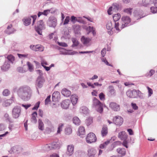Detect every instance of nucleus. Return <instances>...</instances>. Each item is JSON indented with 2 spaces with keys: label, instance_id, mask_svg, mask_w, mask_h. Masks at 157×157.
<instances>
[{
  "label": "nucleus",
  "instance_id": "obj_1",
  "mask_svg": "<svg viewBox=\"0 0 157 157\" xmlns=\"http://www.w3.org/2000/svg\"><path fill=\"white\" fill-rule=\"evenodd\" d=\"M18 95L24 100H28L30 96L31 90L27 86L20 87L17 91Z\"/></svg>",
  "mask_w": 157,
  "mask_h": 157
},
{
  "label": "nucleus",
  "instance_id": "obj_2",
  "mask_svg": "<svg viewBox=\"0 0 157 157\" xmlns=\"http://www.w3.org/2000/svg\"><path fill=\"white\" fill-rule=\"evenodd\" d=\"M36 18L37 16L36 15H33L29 17L24 18L23 20L24 25L26 26L29 25L31 23V20L32 19V25H34Z\"/></svg>",
  "mask_w": 157,
  "mask_h": 157
},
{
  "label": "nucleus",
  "instance_id": "obj_3",
  "mask_svg": "<svg viewBox=\"0 0 157 157\" xmlns=\"http://www.w3.org/2000/svg\"><path fill=\"white\" fill-rule=\"evenodd\" d=\"M45 25L43 20H40L37 21V25L35 26V30L39 34L41 35L42 30L45 29Z\"/></svg>",
  "mask_w": 157,
  "mask_h": 157
},
{
  "label": "nucleus",
  "instance_id": "obj_4",
  "mask_svg": "<svg viewBox=\"0 0 157 157\" xmlns=\"http://www.w3.org/2000/svg\"><path fill=\"white\" fill-rule=\"evenodd\" d=\"M86 140L87 143L91 144L95 142L97 140V138L94 134L90 132L87 135Z\"/></svg>",
  "mask_w": 157,
  "mask_h": 157
},
{
  "label": "nucleus",
  "instance_id": "obj_5",
  "mask_svg": "<svg viewBox=\"0 0 157 157\" xmlns=\"http://www.w3.org/2000/svg\"><path fill=\"white\" fill-rule=\"evenodd\" d=\"M47 24L48 26L50 27H55L57 24L56 18L53 16H50L48 18Z\"/></svg>",
  "mask_w": 157,
  "mask_h": 157
},
{
  "label": "nucleus",
  "instance_id": "obj_6",
  "mask_svg": "<svg viewBox=\"0 0 157 157\" xmlns=\"http://www.w3.org/2000/svg\"><path fill=\"white\" fill-rule=\"evenodd\" d=\"M121 20L123 22L121 27V29L127 26L128 24L130 23L131 21V19L130 18L127 16H123L121 17Z\"/></svg>",
  "mask_w": 157,
  "mask_h": 157
},
{
  "label": "nucleus",
  "instance_id": "obj_7",
  "mask_svg": "<svg viewBox=\"0 0 157 157\" xmlns=\"http://www.w3.org/2000/svg\"><path fill=\"white\" fill-rule=\"evenodd\" d=\"M119 9V5L117 3H113L112 6L110 7L107 11L108 14L110 15L112 13L111 12H117Z\"/></svg>",
  "mask_w": 157,
  "mask_h": 157
},
{
  "label": "nucleus",
  "instance_id": "obj_8",
  "mask_svg": "<svg viewBox=\"0 0 157 157\" xmlns=\"http://www.w3.org/2000/svg\"><path fill=\"white\" fill-rule=\"evenodd\" d=\"M137 90L133 89L132 90H128L126 93L127 96L130 98H137L136 96Z\"/></svg>",
  "mask_w": 157,
  "mask_h": 157
},
{
  "label": "nucleus",
  "instance_id": "obj_9",
  "mask_svg": "<svg viewBox=\"0 0 157 157\" xmlns=\"http://www.w3.org/2000/svg\"><path fill=\"white\" fill-rule=\"evenodd\" d=\"M113 123L116 125H121L123 122V119L119 116H116L113 118Z\"/></svg>",
  "mask_w": 157,
  "mask_h": 157
},
{
  "label": "nucleus",
  "instance_id": "obj_10",
  "mask_svg": "<svg viewBox=\"0 0 157 157\" xmlns=\"http://www.w3.org/2000/svg\"><path fill=\"white\" fill-rule=\"evenodd\" d=\"M109 107L115 111H118L120 110V105L115 102H112L109 104Z\"/></svg>",
  "mask_w": 157,
  "mask_h": 157
},
{
  "label": "nucleus",
  "instance_id": "obj_11",
  "mask_svg": "<svg viewBox=\"0 0 157 157\" xmlns=\"http://www.w3.org/2000/svg\"><path fill=\"white\" fill-rule=\"evenodd\" d=\"M52 99L53 101H58L60 99V93L58 91L54 92L52 95Z\"/></svg>",
  "mask_w": 157,
  "mask_h": 157
},
{
  "label": "nucleus",
  "instance_id": "obj_12",
  "mask_svg": "<svg viewBox=\"0 0 157 157\" xmlns=\"http://www.w3.org/2000/svg\"><path fill=\"white\" fill-rule=\"evenodd\" d=\"M108 133V128L106 125H103L101 131V135L102 137H105Z\"/></svg>",
  "mask_w": 157,
  "mask_h": 157
},
{
  "label": "nucleus",
  "instance_id": "obj_13",
  "mask_svg": "<svg viewBox=\"0 0 157 157\" xmlns=\"http://www.w3.org/2000/svg\"><path fill=\"white\" fill-rule=\"evenodd\" d=\"M20 111L21 110L19 108H14L12 112L13 117L15 118H18L19 116Z\"/></svg>",
  "mask_w": 157,
  "mask_h": 157
},
{
  "label": "nucleus",
  "instance_id": "obj_14",
  "mask_svg": "<svg viewBox=\"0 0 157 157\" xmlns=\"http://www.w3.org/2000/svg\"><path fill=\"white\" fill-rule=\"evenodd\" d=\"M15 31V30L12 28V25L10 24L8 26L7 29L4 31V32L6 34H10L13 33Z\"/></svg>",
  "mask_w": 157,
  "mask_h": 157
},
{
  "label": "nucleus",
  "instance_id": "obj_15",
  "mask_svg": "<svg viewBox=\"0 0 157 157\" xmlns=\"http://www.w3.org/2000/svg\"><path fill=\"white\" fill-rule=\"evenodd\" d=\"M97 151L94 149L93 148L89 149L88 150V157H94Z\"/></svg>",
  "mask_w": 157,
  "mask_h": 157
},
{
  "label": "nucleus",
  "instance_id": "obj_16",
  "mask_svg": "<svg viewBox=\"0 0 157 157\" xmlns=\"http://www.w3.org/2000/svg\"><path fill=\"white\" fill-rule=\"evenodd\" d=\"M70 102L69 99L65 100L63 101L61 104V106L64 109H67L70 104Z\"/></svg>",
  "mask_w": 157,
  "mask_h": 157
},
{
  "label": "nucleus",
  "instance_id": "obj_17",
  "mask_svg": "<svg viewBox=\"0 0 157 157\" xmlns=\"http://www.w3.org/2000/svg\"><path fill=\"white\" fill-rule=\"evenodd\" d=\"M118 137L121 140H127L128 135L125 132L122 131L119 133Z\"/></svg>",
  "mask_w": 157,
  "mask_h": 157
},
{
  "label": "nucleus",
  "instance_id": "obj_18",
  "mask_svg": "<svg viewBox=\"0 0 157 157\" xmlns=\"http://www.w3.org/2000/svg\"><path fill=\"white\" fill-rule=\"evenodd\" d=\"M60 53L63 55H73L72 50H60Z\"/></svg>",
  "mask_w": 157,
  "mask_h": 157
},
{
  "label": "nucleus",
  "instance_id": "obj_19",
  "mask_svg": "<svg viewBox=\"0 0 157 157\" xmlns=\"http://www.w3.org/2000/svg\"><path fill=\"white\" fill-rule=\"evenodd\" d=\"M117 151L120 156H123L125 155L126 150L124 148H119L117 149Z\"/></svg>",
  "mask_w": 157,
  "mask_h": 157
},
{
  "label": "nucleus",
  "instance_id": "obj_20",
  "mask_svg": "<svg viewBox=\"0 0 157 157\" xmlns=\"http://www.w3.org/2000/svg\"><path fill=\"white\" fill-rule=\"evenodd\" d=\"M109 94L111 96H115L116 95V91L112 86H109Z\"/></svg>",
  "mask_w": 157,
  "mask_h": 157
},
{
  "label": "nucleus",
  "instance_id": "obj_21",
  "mask_svg": "<svg viewBox=\"0 0 157 157\" xmlns=\"http://www.w3.org/2000/svg\"><path fill=\"white\" fill-rule=\"evenodd\" d=\"M106 107V106L104 103H101L99 101V113L102 114L103 109L105 108Z\"/></svg>",
  "mask_w": 157,
  "mask_h": 157
},
{
  "label": "nucleus",
  "instance_id": "obj_22",
  "mask_svg": "<svg viewBox=\"0 0 157 157\" xmlns=\"http://www.w3.org/2000/svg\"><path fill=\"white\" fill-rule=\"evenodd\" d=\"M67 154L69 155H71L73 153L74 146L72 145H68L67 147Z\"/></svg>",
  "mask_w": 157,
  "mask_h": 157
},
{
  "label": "nucleus",
  "instance_id": "obj_23",
  "mask_svg": "<svg viewBox=\"0 0 157 157\" xmlns=\"http://www.w3.org/2000/svg\"><path fill=\"white\" fill-rule=\"evenodd\" d=\"M78 97L75 95H72L71 97V101L73 105H75L77 103Z\"/></svg>",
  "mask_w": 157,
  "mask_h": 157
},
{
  "label": "nucleus",
  "instance_id": "obj_24",
  "mask_svg": "<svg viewBox=\"0 0 157 157\" xmlns=\"http://www.w3.org/2000/svg\"><path fill=\"white\" fill-rule=\"evenodd\" d=\"M62 94L64 96L69 97L71 94V92L66 88L63 89L61 92Z\"/></svg>",
  "mask_w": 157,
  "mask_h": 157
},
{
  "label": "nucleus",
  "instance_id": "obj_25",
  "mask_svg": "<svg viewBox=\"0 0 157 157\" xmlns=\"http://www.w3.org/2000/svg\"><path fill=\"white\" fill-rule=\"evenodd\" d=\"M11 150L13 153H19L22 150L21 148L19 146H15L11 148Z\"/></svg>",
  "mask_w": 157,
  "mask_h": 157
},
{
  "label": "nucleus",
  "instance_id": "obj_26",
  "mask_svg": "<svg viewBox=\"0 0 157 157\" xmlns=\"http://www.w3.org/2000/svg\"><path fill=\"white\" fill-rule=\"evenodd\" d=\"M81 19V18L80 17H79L78 18V19L74 16H72L71 17V21L74 24L75 23L76 21L82 23L83 21L82 20H80Z\"/></svg>",
  "mask_w": 157,
  "mask_h": 157
},
{
  "label": "nucleus",
  "instance_id": "obj_27",
  "mask_svg": "<svg viewBox=\"0 0 157 157\" xmlns=\"http://www.w3.org/2000/svg\"><path fill=\"white\" fill-rule=\"evenodd\" d=\"M10 67V64L8 61H5L4 64L2 66L1 69L3 71H7Z\"/></svg>",
  "mask_w": 157,
  "mask_h": 157
},
{
  "label": "nucleus",
  "instance_id": "obj_28",
  "mask_svg": "<svg viewBox=\"0 0 157 157\" xmlns=\"http://www.w3.org/2000/svg\"><path fill=\"white\" fill-rule=\"evenodd\" d=\"M14 101V98H12V99H8L5 101L3 103V105L4 106L6 107L10 105V104H12L13 101Z\"/></svg>",
  "mask_w": 157,
  "mask_h": 157
},
{
  "label": "nucleus",
  "instance_id": "obj_29",
  "mask_svg": "<svg viewBox=\"0 0 157 157\" xmlns=\"http://www.w3.org/2000/svg\"><path fill=\"white\" fill-rule=\"evenodd\" d=\"M85 131L84 128L82 126H80L78 129V134L79 136L84 135L85 134Z\"/></svg>",
  "mask_w": 157,
  "mask_h": 157
},
{
  "label": "nucleus",
  "instance_id": "obj_30",
  "mask_svg": "<svg viewBox=\"0 0 157 157\" xmlns=\"http://www.w3.org/2000/svg\"><path fill=\"white\" fill-rule=\"evenodd\" d=\"M87 31H88L87 34H89L90 33L92 32L94 36L96 34L95 29L93 27L89 26L87 29Z\"/></svg>",
  "mask_w": 157,
  "mask_h": 157
},
{
  "label": "nucleus",
  "instance_id": "obj_31",
  "mask_svg": "<svg viewBox=\"0 0 157 157\" xmlns=\"http://www.w3.org/2000/svg\"><path fill=\"white\" fill-rule=\"evenodd\" d=\"M37 114L36 112H33L32 114V117L31 118V121L35 123L37 121L36 117L37 116Z\"/></svg>",
  "mask_w": 157,
  "mask_h": 157
},
{
  "label": "nucleus",
  "instance_id": "obj_32",
  "mask_svg": "<svg viewBox=\"0 0 157 157\" xmlns=\"http://www.w3.org/2000/svg\"><path fill=\"white\" fill-rule=\"evenodd\" d=\"M64 125V124L63 123H60L59 124L56 133L57 134H60L61 132L63 130Z\"/></svg>",
  "mask_w": 157,
  "mask_h": 157
},
{
  "label": "nucleus",
  "instance_id": "obj_33",
  "mask_svg": "<svg viewBox=\"0 0 157 157\" xmlns=\"http://www.w3.org/2000/svg\"><path fill=\"white\" fill-rule=\"evenodd\" d=\"M71 40L73 43V44L71 45L72 48H74L78 46L79 43L77 39L73 38H72Z\"/></svg>",
  "mask_w": 157,
  "mask_h": 157
},
{
  "label": "nucleus",
  "instance_id": "obj_34",
  "mask_svg": "<svg viewBox=\"0 0 157 157\" xmlns=\"http://www.w3.org/2000/svg\"><path fill=\"white\" fill-rule=\"evenodd\" d=\"M121 144V143L120 141H117L115 142L114 143L113 145H112L111 147L110 148H109L107 150L108 151H112L114 147L115 146H116L117 145H120Z\"/></svg>",
  "mask_w": 157,
  "mask_h": 157
},
{
  "label": "nucleus",
  "instance_id": "obj_35",
  "mask_svg": "<svg viewBox=\"0 0 157 157\" xmlns=\"http://www.w3.org/2000/svg\"><path fill=\"white\" fill-rule=\"evenodd\" d=\"M81 40L84 44L86 45L89 43L90 40L89 38H85L84 36H82Z\"/></svg>",
  "mask_w": 157,
  "mask_h": 157
},
{
  "label": "nucleus",
  "instance_id": "obj_36",
  "mask_svg": "<svg viewBox=\"0 0 157 157\" xmlns=\"http://www.w3.org/2000/svg\"><path fill=\"white\" fill-rule=\"evenodd\" d=\"M73 123L76 125H78L80 124V121L77 117H74L73 119Z\"/></svg>",
  "mask_w": 157,
  "mask_h": 157
},
{
  "label": "nucleus",
  "instance_id": "obj_37",
  "mask_svg": "<svg viewBox=\"0 0 157 157\" xmlns=\"http://www.w3.org/2000/svg\"><path fill=\"white\" fill-rule=\"evenodd\" d=\"M31 49H43L44 48L43 46L40 45H36V46L31 45L30 46Z\"/></svg>",
  "mask_w": 157,
  "mask_h": 157
},
{
  "label": "nucleus",
  "instance_id": "obj_38",
  "mask_svg": "<svg viewBox=\"0 0 157 157\" xmlns=\"http://www.w3.org/2000/svg\"><path fill=\"white\" fill-rule=\"evenodd\" d=\"M136 96H137V98L138 97L141 99H143L144 98V94L139 90H137Z\"/></svg>",
  "mask_w": 157,
  "mask_h": 157
},
{
  "label": "nucleus",
  "instance_id": "obj_39",
  "mask_svg": "<svg viewBox=\"0 0 157 157\" xmlns=\"http://www.w3.org/2000/svg\"><path fill=\"white\" fill-rule=\"evenodd\" d=\"M152 2V1L151 0H142V5L143 6H146Z\"/></svg>",
  "mask_w": 157,
  "mask_h": 157
},
{
  "label": "nucleus",
  "instance_id": "obj_40",
  "mask_svg": "<svg viewBox=\"0 0 157 157\" xmlns=\"http://www.w3.org/2000/svg\"><path fill=\"white\" fill-rule=\"evenodd\" d=\"M39 126L38 128L41 130H43L44 129V124L42 120L39 119L38 121Z\"/></svg>",
  "mask_w": 157,
  "mask_h": 157
},
{
  "label": "nucleus",
  "instance_id": "obj_41",
  "mask_svg": "<svg viewBox=\"0 0 157 157\" xmlns=\"http://www.w3.org/2000/svg\"><path fill=\"white\" fill-rule=\"evenodd\" d=\"M58 144L56 142H54L50 144L48 146L50 149H55L58 147Z\"/></svg>",
  "mask_w": 157,
  "mask_h": 157
},
{
  "label": "nucleus",
  "instance_id": "obj_42",
  "mask_svg": "<svg viewBox=\"0 0 157 157\" xmlns=\"http://www.w3.org/2000/svg\"><path fill=\"white\" fill-rule=\"evenodd\" d=\"M106 26L107 29L108 30H111L113 28L112 25V23L111 21H109L107 22Z\"/></svg>",
  "mask_w": 157,
  "mask_h": 157
},
{
  "label": "nucleus",
  "instance_id": "obj_43",
  "mask_svg": "<svg viewBox=\"0 0 157 157\" xmlns=\"http://www.w3.org/2000/svg\"><path fill=\"white\" fill-rule=\"evenodd\" d=\"M121 17L120 13H117L115 14L113 17V18L114 21H117L119 20Z\"/></svg>",
  "mask_w": 157,
  "mask_h": 157
},
{
  "label": "nucleus",
  "instance_id": "obj_44",
  "mask_svg": "<svg viewBox=\"0 0 157 157\" xmlns=\"http://www.w3.org/2000/svg\"><path fill=\"white\" fill-rule=\"evenodd\" d=\"M7 58L9 61H10L12 63H13L15 60L14 57L11 54L8 55L7 56Z\"/></svg>",
  "mask_w": 157,
  "mask_h": 157
},
{
  "label": "nucleus",
  "instance_id": "obj_45",
  "mask_svg": "<svg viewBox=\"0 0 157 157\" xmlns=\"http://www.w3.org/2000/svg\"><path fill=\"white\" fill-rule=\"evenodd\" d=\"M72 130L70 127L66 128L65 129V133L67 135H69L71 133Z\"/></svg>",
  "mask_w": 157,
  "mask_h": 157
},
{
  "label": "nucleus",
  "instance_id": "obj_46",
  "mask_svg": "<svg viewBox=\"0 0 157 157\" xmlns=\"http://www.w3.org/2000/svg\"><path fill=\"white\" fill-rule=\"evenodd\" d=\"M109 141L108 140L103 143L101 144L99 146L100 148H105L109 144Z\"/></svg>",
  "mask_w": 157,
  "mask_h": 157
},
{
  "label": "nucleus",
  "instance_id": "obj_47",
  "mask_svg": "<svg viewBox=\"0 0 157 157\" xmlns=\"http://www.w3.org/2000/svg\"><path fill=\"white\" fill-rule=\"evenodd\" d=\"M86 122L87 126L90 125L93 123V118L92 117H89L86 120Z\"/></svg>",
  "mask_w": 157,
  "mask_h": 157
},
{
  "label": "nucleus",
  "instance_id": "obj_48",
  "mask_svg": "<svg viewBox=\"0 0 157 157\" xmlns=\"http://www.w3.org/2000/svg\"><path fill=\"white\" fill-rule=\"evenodd\" d=\"M27 64L28 66L29 71H33V65L29 62H27Z\"/></svg>",
  "mask_w": 157,
  "mask_h": 157
},
{
  "label": "nucleus",
  "instance_id": "obj_49",
  "mask_svg": "<svg viewBox=\"0 0 157 157\" xmlns=\"http://www.w3.org/2000/svg\"><path fill=\"white\" fill-rule=\"evenodd\" d=\"M132 8H126L123 11L124 12L127 13L131 15L132 13Z\"/></svg>",
  "mask_w": 157,
  "mask_h": 157
},
{
  "label": "nucleus",
  "instance_id": "obj_50",
  "mask_svg": "<svg viewBox=\"0 0 157 157\" xmlns=\"http://www.w3.org/2000/svg\"><path fill=\"white\" fill-rule=\"evenodd\" d=\"M105 95L103 93H101L99 94V97L100 100L104 101L105 99Z\"/></svg>",
  "mask_w": 157,
  "mask_h": 157
},
{
  "label": "nucleus",
  "instance_id": "obj_51",
  "mask_svg": "<svg viewBox=\"0 0 157 157\" xmlns=\"http://www.w3.org/2000/svg\"><path fill=\"white\" fill-rule=\"evenodd\" d=\"M98 105V100L95 97L93 99V105L96 107Z\"/></svg>",
  "mask_w": 157,
  "mask_h": 157
},
{
  "label": "nucleus",
  "instance_id": "obj_52",
  "mask_svg": "<svg viewBox=\"0 0 157 157\" xmlns=\"http://www.w3.org/2000/svg\"><path fill=\"white\" fill-rule=\"evenodd\" d=\"M101 60L102 62H104L106 65L109 66H110L112 67H113V65L109 63H108V62L107 61L105 58L102 57L101 58Z\"/></svg>",
  "mask_w": 157,
  "mask_h": 157
},
{
  "label": "nucleus",
  "instance_id": "obj_53",
  "mask_svg": "<svg viewBox=\"0 0 157 157\" xmlns=\"http://www.w3.org/2000/svg\"><path fill=\"white\" fill-rule=\"evenodd\" d=\"M134 15L137 19H139V18H141V17L140 14H139V12L137 11H135L134 12Z\"/></svg>",
  "mask_w": 157,
  "mask_h": 157
},
{
  "label": "nucleus",
  "instance_id": "obj_54",
  "mask_svg": "<svg viewBox=\"0 0 157 157\" xmlns=\"http://www.w3.org/2000/svg\"><path fill=\"white\" fill-rule=\"evenodd\" d=\"M57 44L59 46L62 47H66L67 46V44L64 42H57Z\"/></svg>",
  "mask_w": 157,
  "mask_h": 157
},
{
  "label": "nucleus",
  "instance_id": "obj_55",
  "mask_svg": "<svg viewBox=\"0 0 157 157\" xmlns=\"http://www.w3.org/2000/svg\"><path fill=\"white\" fill-rule=\"evenodd\" d=\"M70 17L69 16H67L63 22V25H65L68 24L70 21Z\"/></svg>",
  "mask_w": 157,
  "mask_h": 157
},
{
  "label": "nucleus",
  "instance_id": "obj_56",
  "mask_svg": "<svg viewBox=\"0 0 157 157\" xmlns=\"http://www.w3.org/2000/svg\"><path fill=\"white\" fill-rule=\"evenodd\" d=\"M147 87L148 90V97H150L153 93V90L151 88L149 87L148 86H147Z\"/></svg>",
  "mask_w": 157,
  "mask_h": 157
},
{
  "label": "nucleus",
  "instance_id": "obj_57",
  "mask_svg": "<svg viewBox=\"0 0 157 157\" xmlns=\"http://www.w3.org/2000/svg\"><path fill=\"white\" fill-rule=\"evenodd\" d=\"M10 94V91L7 89L5 90L3 92V95L4 96H7Z\"/></svg>",
  "mask_w": 157,
  "mask_h": 157
},
{
  "label": "nucleus",
  "instance_id": "obj_58",
  "mask_svg": "<svg viewBox=\"0 0 157 157\" xmlns=\"http://www.w3.org/2000/svg\"><path fill=\"white\" fill-rule=\"evenodd\" d=\"M155 70L151 69L149 71V74H146V76L151 77L155 73Z\"/></svg>",
  "mask_w": 157,
  "mask_h": 157
},
{
  "label": "nucleus",
  "instance_id": "obj_59",
  "mask_svg": "<svg viewBox=\"0 0 157 157\" xmlns=\"http://www.w3.org/2000/svg\"><path fill=\"white\" fill-rule=\"evenodd\" d=\"M151 10L152 13H155L157 12V7L155 6L151 7Z\"/></svg>",
  "mask_w": 157,
  "mask_h": 157
},
{
  "label": "nucleus",
  "instance_id": "obj_60",
  "mask_svg": "<svg viewBox=\"0 0 157 157\" xmlns=\"http://www.w3.org/2000/svg\"><path fill=\"white\" fill-rule=\"evenodd\" d=\"M50 97L51 96L50 95L48 96L47 98L45 99V105L48 104V103L50 101Z\"/></svg>",
  "mask_w": 157,
  "mask_h": 157
},
{
  "label": "nucleus",
  "instance_id": "obj_61",
  "mask_svg": "<svg viewBox=\"0 0 157 157\" xmlns=\"http://www.w3.org/2000/svg\"><path fill=\"white\" fill-rule=\"evenodd\" d=\"M43 80H40L38 81L37 84V86L39 88H41L43 85Z\"/></svg>",
  "mask_w": 157,
  "mask_h": 157
},
{
  "label": "nucleus",
  "instance_id": "obj_62",
  "mask_svg": "<svg viewBox=\"0 0 157 157\" xmlns=\"http://www.w3.org/2000/svg\"><path fill=\"white\" fill-rule=\"evenodd\" d=\"M115 26L114 28L115 29H116V30L118 31H120V29L119 28L118 26L119 25V23L118 22H117V21H115Z\"/></svg>",
  "mask_w": 157,
  "mask_h": 157
},
{
  "label": "nucleus",
  "instance_id": "obj_63",
  "mask_svg": "<svg viewBox=\"0 0 157 157\" xmlns=\"http://www.w3.org/2000/svg\"><path fill=\"white\" fill-rule=\"evenodd\" d=\"M131 105V106H132V108L133 109H134L135 110L138 109V107L136 105V104L134 103H132Z\"/></svg>",
  "mask_w": 157,
  "mask_h": 157
},
{
  "label": "nucleus",
  "instance_id": "obj_64",
  "mask_svg": "<svg viewBox=\"0 0 157 157\" xmlns=\"http://www.w3.org/2000/svg\"><path fill=\"white\" fill-rule=\"evenodd\" d=\"M124 140L123 143H122V145L125 147L126 148H128V141L126 140Z\"/></svg>",
  "mask_w": 157,
  "mask_h": 157
}]
</instances>
